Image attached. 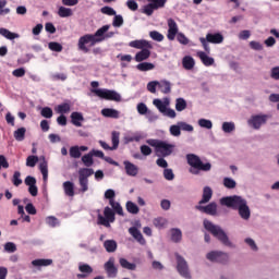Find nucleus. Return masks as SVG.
Returning a JSON list of instances; mask_svg holds the SVG:
<instances>
[{
    "mask_svg": "<svg viewBox=\"0 0 279 279\" xmlns=\"http://www.w3.org/2000/svg\"><path fill=\"white\" fill-rule=\"evenodd\" d=\"M112 25L114 27H123V15L119 14V15H114L113 21H112Z\"/></svg>",
    "mask_w": 279,
    "mask_h": 279,
    "instance_id": "0e129e2a",
    "label": "nucleus"
},
{
    "mask_svg": "<svg viewBox=\"0 0 279 279\" xmlns=\"http://www.w3.org/2000/svg\"><path fill=\"white\" fill-rule=\"evenodd\" d=\"M119 245L117 244V241L114 240H106L104 242V247L108 254H113V252H117V247Z\"/></svg>",
    "mask_w": 279,
    "mask_h": 279,
    "instance_id": "473e14b6",
    "label": "nucleus"
},
{
    "mask_svg": "<svg viewBox=\"0 0 279 279\" xmlns=\"http://www.w3.org/2000/svg\"><path fill=\"white\" fill-rule=\"evenodd\" d=\"M137 71H141L142 73H145L147 71H154L156 69V65L151 62H140L136 65Z\"/></svg>",
    "mask_w": 279,
    "mask_h": 279,
    "instance_id": "2f4dec72",
    "label": "nucleus"
},
{
    "mask_svg": "<svg viewBox=\"0 0 279 279\" xmlns=\"http://www.w3.org/2000/svg\"><path fill=\"white\" fill-rule=\"evenodd\" d=\"M141 227L142 225L140 220H136L134 222V227L129 228V234H131V236H133V239H135V241L140 243V245H147V241L143 236V233H141V230H138V228Z\"/></svg>",
    "mask_w": 279,
    "mask_h": 279,
    "instance_id": "ddd939ff",
    "label": "nucleus"
},
{
    "mask_svg": "<svg viewBox=\"0 0 279 279\" xmlns=\"http://www.w3.org/2000/svg\"><path fill=\"white\" fill-rule=\"evenodd\" d=\"M151 4V7L155 10H160V8H165L167 0H148Z\"/></svg>",
    "mask_w": 279,
    "mask_h": 279,
    "instance_id": "4d7b16f0",
    "label": "nucleus"
},
{
    "mask_svg": "<svg viewBox=\"0 0 279 279\" xmlns=\"http://www.w3.org/2000/svg\"><path fill=\"white\" fill-rule=\"evenodd\" d=\"M114 210H112V208L109 206L105 207L104 216L98 215V225L105 226V228H110V223H114Z\"/></svg>",
    "mask_w": 279,
    "mask_h": 279,
    "instance_id": "9b49d317",
    "label": "nucleus"
},
{
    "mask_svg": "<svg viewBox=\"0 0 279 279\" xmlns=\"http://www.w3.org/2000/svg\"><path fill=\"white\" fill-rule=\"evenodd\" d=\"M99 37L97 36V31L95 34H86L78 38L77 47L78 51H83V53H88L90 51V47H95V45H99Z\"/></svg>",
    "mask_w": 279,
    "mask_h": 279,
    "instance_id": "423d86ee",
    "label": "nucleus"
},
{
    "mask_svg": "<svg viewBox=\"0 0 279 279\" xmlns=\"http://www.w3.org/2000/svg\"><path fill=\"white\" fill-rule=\"evenodd\" d=\"M102 117H106L107 119H119L120 112L117 109L112 108H105L101 110Z\"/></svg>",
    "mask_w": 279,
    "mask_h": 279,
    "instance_id": "bb28decb",
    "label": "nucleus"
},
{
    "mask_svg": "<svg viewBox=\"0 0 279 279\" xmlns=\"http://www.w3.org/2000/svg\"><path fill=\"white\" fill-rule=\"evenodd\" d=\"M66 74L64 73H52L50 74L51 82H66Z\"/></svg>",
    "mask_w": 279,
    "mask_h": 279,
    "instance_id": "09e8293b",
    "label": "nucleus"
},
{
    "mask_svg": "<svg viewBox=\"0 0 279 279\" xmlns=\"http://www.w3.org/2000/svg\"><path fill=\"white\" fill-rule=\"evenodd\" d=\"M205 230L207 232H210L213 236L217 238L222 245H226V247H234V243L230 241V238H228V233L221 229L220 226L213 223L210 220H204L203 222Z\"/></svg>",
    "mask_w": 279,
    "mask_h": 279,
    "instance_id": "7ed1b4c3",
    "label": "nucleus"
},
{
    "mask_svg": "<svg viewBox=\"0 0 279 279\" xmlns=\"http://www.w3.org/2000/svg\"><path fill=\"white\" fill-rule=\"evenodd\" d=\"M197 57L199 58V60L202 61V63L204 64V66H213V64H215V58L209 57L206 52L204 51H198L197 52Z\"/></svg>",
    "mask_w": 279,
    "mask_h": 279,
    "instance_id": "4be33fe9",
    "label": "nucleus"
},
{
    "mask_svg": "<svg viewBox=\"0 0 279 279\" xmlns=\"http://www.w3.org/2000/svg\"><path fill=\"white\" fill-rule=\"evenodd\" d=\"M0 36H3L7 40H14L15 38H19V34L12 33L7 28H0Z\"/></svg>",
    "mask_w": 279,
    "mask_h": 279,
    "instance_id": "79ce46f5",
    "label": "nucleus"
},
{
    "mask_svg": "<svg viewBox=\"0 0 279 279\" xmlns=\"http://www.w3.org/2000/svg\"><path fill=\"white\" fill-rule=\"evenodd\" d=\"M179 126L181 128L182 132H193L194 130L192 124H189L184 121H179Z\"/></svg>",
    "mask_w": 279,
    "mask_h": 279,
    "instance_id": "69168bd1",
    "label": "nucleus"
},
{
    "mask_svg": "<svg viewBox=\"0 0 279 279\" xmlns=\"http://www.w3.org/2000/svg\"><path fill=\"white\" fill-rule=\"evenodd\" d=\"M78 271H81V274L77 275V278H88V276L93 274V267L88 264L80 263Z\"/></svg>",
    "mask_w": 279,
    "mask_h": 279,
    "instance_id": "aec40b11",
    "label": "nucleus"
},
{
    "mask_svg": "<svg viewBox=\"0 0 279 279\" xmlns=\"http://www.w3.org/2000/svg\"><path fill=\"white\" fill-rule=\"evenodd\" d=\"M33 267H49V265H53V259H45V258H38L34 259L32 263Z\"/></svg>",
    "mask_w": 279,
    "mask_h": 279,
    "instance_id": "c85d7f7f",
    "label": "nucleus"
},
{
    "mask_svg": "<svg viewBox=\"0 0 279 279\" xmlns=\"http://www.w3.org/2000/svg\"><path fill=\"white\" fill-rule=\"evenodd\" d=\"M268 120H269L268 114H264V113L253 114L247 120V125L252 130H260V126L265 125Z\"/></svg>",
    "mask_w": 279,
    "mask_h": 279,
    "instance_id": "9d476101",
    "label": "nucleus"
},
{
    "mask_svg": "<svg viewBox=\"0 0 279 279\" xmlns=\"http://www.w3.org/2000/svg\"><path fill=\"white\" fill-rule=\"evenodd\" d=\"M70 158H82V153L80 151V146L70 147Z\"/></svg>",
    "mask_w": 279,
    "mask_h": 279,
    "instance_id": "5fc2aeb1",
    "label": "nucleus"
},
{
    "mask_svg": "<svg viewBox=\"0 0 279 279\" xmlns=\"http://www.w3.org/2000/svg\"><path fill=\"white\" fill-rule=\"evenodd\" d=\"M108 278H117L119 269L114 266V257H110L104 265Z\"/></svg>",
    "mask_w": 279,
    "mask_h": 279,
    "instance_id": "dca6fc26",
    "label": "nucleus"
},
{
    "mask_svg": "<svg viewBox=\"0 0 279 279\" xmlns=\"http://www.w3.org/2000/svg\"><path fill=\"white\" fill-rule=\"evenodd\" d=\"M169 132L171 136H180L182 134L180 123L178 122L177 124L171 125Z\"/></svg>",
    "mask_w": 279,
    "mask_h": 279,
    "instance_id": "6e6d98bb",
    "label": "nucleus"
},
{
    "mask_svg": "<svg viewBox=\"0 0 279 279\" xmlns=\"http://www.w3.org/2000/svg\"><path fill=\"white\" fill-rule=\"evenodd\" d=\"M195 208L199 213H204L205 215H210V217H217V208H218L217 202H211L206 206L199 204V205H196Z\"/></svg>",
    "mask_w": 279,
    "mask_h": 279,
    "instance_id": "2eb2a0df",
    "label": "nucleus"
},
{
    "mask_svg": "<svg viewBox=\"0 0 279 279\" xmlns=\"http://www.w3.org/2000/svg\"><path fill=\"white\" fill-rule=\"evenodd\" d=\"M149 37L151 38V40H155L156 43H162L165 40V35L158 31L149 32Z\"/></svg>",
    "mask_w": 279,
    "mask_h": 279,
    "instance_id": "49530a36",
    "label": "nucleus"
},
{
    "mask_svg": "<svg viewBox=\"0 0 279 279\" xmlns=\"http://www.w3.org/2000/svg\"><path fill=\"white\" fill-rule=\"evenodd\" d=\"M123 165L126 175H130L131 178H136L138 175V166L130 162L129 160H125Z\"/></svg>",
    "mask_w": 279,
    "mask_h": 279,
    "instance_id": "6ab92c4d",
    "label": "nucleus"
},
{
    "mask_svg": "<svg viewBox=\"0 0 279 279\" xmlns=\"http://www.w3.org/2000/svg\"><path fill=\"white\" fill-rule=\"evenodd\" d=\"M39 171L43 175V180L44 182L47 183V181L49 180V167L47 165V160H43L40 163H39Z\"/></svg>",
    "mask_w": 279,
    "mask_h": 279,
    "instance_id": "c756f323",
    "label": "nucleus"
},
{
    "mask_svg": "<svg viewBox=\"0 0 279 279\" xmlns=\"http://www.w3.org/2000/svg\"><path fill=\"white\" fill-rule=\"evenodd\" d=\"M82 121H84V114L82 112L74 111L71 113V122L76 128H82Z\"/></svg>",
    "mask_w": 279,
    "mask_h": 279,
    "instance_id": "cd10ccee",
    "label": "nucleus"
},
{
    "mask_svg": "<svg viewBox=\"0 0 279 279\" xmlns=\"http://www.w3.org/2000/svg\"><path fill=\"white\" fill-rule=\"evenodd\" d=\"M63 191L68 197L75 196V184L71 181L63 182Z\"/></svg>",
    "mask_w": 279,
    "mask_h": 279,
    "instance_id": "a878e982",
    "label": "nucleus"
},
{
    "mask_svg": "<svg viewBox=\"0 0 279 279\" xmlns=\"http://www.w3.org/2000/svg\"><path fill=\"white\" fill-rule=\"evenodd\" d=\"M187 165L191 167L190 173L192 175H199L201 171H210L213 169V165L210 162H202V158L195 154L186 155Z\"/></svg>",
    "mask_w": 279,
    "mask_h": 279,
    "instance_id": "20e7f679",
    "label": "nucleus"
},
{
    "mask_svg": "<svg viewBox=\"0 0 279 279\" xmlns=\"http://www.w3.org/2000/svg\"><path fill=\"white\" fill-rule=\"evenodd\" d=\"M78 184L82 193H86V191H88V179H82L78 177Z\"/></svg>",
    "mask_w": 279,
    "mask_h": 279,
    "instance_id": "338daca9",
    "label": "nucleus"
},
{
    "mask_svg": "<svg viewBox=\"0 0 279 279\" xmlns=\"http://www.w3.org/2000/svg\"><path fill=\"white\" fill-rule=\"evenodd\" d=\"M82 162L85 167H93L95 161L93 160V154L88 153L82 157Z\"/></svg>",
    "mask_w": 279,
    "mask_h": 279,
    "instance_id": "3c124183",
    "label": "nucleus"
},
{
    "mask_svg": "<svg viewBox=\"0 0 279 279\" xmlns=\"http://www.w3.org/2000/svg\"><path fill=\"white\" fill-rule=\"evenodd\" d=\"M57 112L58 114H69L71 112V105L66 102L58 105Z\"/></svg>",
    "mask_w": 279,
    "mask_h": 279,
    "instance_id": "de8ad7c7",
    "label": "nucleus"
},
{
    "mask_svg": "<svg viewBox=\"0 0 279 279\" xmlns=\"http://www.w3.org/2000/svg\"><path fill=\"white\" fill-rule=\"evenodd\" d=\"M153 223H154L155 228H158V230H162V228H165V226H167V220H166V218L158 217L153 220Z\"/></svg>",
    "mask_w": 279,
    "mask_h": 279,
    "instance_id": "603ef678",
    "label": "nucleus"
},
{
    "mask_svg": "<svg viewBox=\"0 0 279 279\" xmlns=\"http://www.w3.org/2000/svg\"><path fill=\"white\" fill-rule=\"evenodd\" d=\"M58 15L61 19H69V16H73V10H71L70 8H65V7H60L58 10Z\"/></svg>",
    "mask_w": 279,
    "mask_h": 279,
    "instance_id": "37998d69",
    "label": "nucleus"
},
{
    "mask_svg": "<svg viewBox=\"0 0 279 279\" xmlns=\"http://www.w3.org/2000/svg\"><path fill=\"white\" fill-rule=\"evenodd\" d=\"M206 38L211 45H221L223 43V35L221 33H208Z\"/></svg>",
    "mask_w": 279,
    "mask_h": 279,
    "instance_id": "412c9836",
    "label": "nucleus"
},
{
    "mask_svg": "<svg viewBox=\"0 0 279 279\" xmlns=\"http://www.w3.org/2000/svg\"><path fill=\"white\" fill-rule=\"evenodd\" d=\"M92 93H94L96 97L106 99L107 101H121V94L117 93L114 89L97 88L92 89Z\"/></svg>",
    "mask_w": 279,
    "mask_h": 279,
    "instance_id": "0eeeda50",
    "label": "nucleus"
},
{
    "mask_svg": "<svg viewBox=\"0 0 279 279\" xmlns=\"http://www.w3.org/2000/svg\"><path fill=\"white\" fill-rule=\"evenodd\" d=\"M187 104L184 98H177L175 99V110L177 112H184V109L186 108Z\"/></svg>",
    "mask_w": 279,
    "mask_h": 279,
    "instance_id": "c03bdc74",
    "label": "nucleus"
},
{
    "mask_svg": "<svg viewBox=\"0 0 279 279\" xmlns=\"http://www.w3.org/2000/svg\"><path fill=\"white\" fill-rule=\"evenodd\" d=\"M222 184L225 189H229V191H232V189H236V181L230 177H225L222 180Z\"/></svg>",
    "mask_w": 279,
    "mask_h": 279,
    "instance_id": "a19ab883",
    "label": "nucleus"
},
{
    "mask_svg": "<svg viewBox=\"0 0 279 279\" xmlns=\"http://www.w3.org/2000/svg\"><path fill=\"white\" fill-rule=\"evenodd\" d=\"M221 130L225 134H232L236 130V124L234 122H223L221 125Z\"/></svg>",
    "mask_w": 279,
    "mask_h": 279,
    "instance_id": "e433bc0d",
    "label": "nucleus"
},
{
    "mask_svg": "<svg viewBox=\"0 0 279 279\" xmlns=\"http://www.w3.org/2000/svg\"><path fill=\"white\" fill-rule=\"evenodd\" d=\"M12 182L15 186H21V184H23V179H21V172L20 171H15L13 173Z\"/></svg>",
    "mask_w": 279,
    "mask_h": 279,
    "instance_id": "bf43d9fd",
    "label": "nucleus"
},
{
    "mask_svg": "<svg viewBox=\"0 0 279 279\" xmlns=\"http://www.w3.org/2000/svg\"><path fill=\"white\" fill-rule=\"evenodd\" d=\"M27 132V129L25 128H20L17 130L14 131L13 136L15 138V141H17L19 143H22V141H25V133Z\"/></svg>",
    "mask_w": 279,
    "mask_h": 279,
    "instance_id": "58836bf2",
    "label": "nucleus"
},
{
    "mask_svg": "<svg viewBox=\"0 0 279 279\" xmlns=\"http://www.w3.org/2000/svg\"><path fill=\"white\" fill-rule=\"evenodd\" d=\"M141 141H143V133L142 132H132V131H128L124 134V143L125 145L130 144V143H140Z\"/></svg>",
    "mask_w": 279,
    "mask_h": 279,
    "instance_id": "f3484780",
    "label": "nucleus"
},
{
    "mask_svg": "<svg viewBox=\"0 0 279 279\" xmlns=\"http://www.w3.org/2000/svg\"><path fill=\"white\" fill-rule=\"evenodd\" d=\"M46 223L49 228H58L60 226V220L54 216L46 217Z\"/></svg>",
    "mask_w": 279,
    "mask_h": 279,
    "instance_id": "a18cd8bd",
    "label": "nucleus"
},
{
    "mask_svg": "<svg viewBox=\"0 0 279 279\" xmlns=\"http://www.w3.org/2000/svg\"><path fill=\"white\" fill-rule=\"evenodd\" d=\"M159 87V82L158 81H151L147 84V92L156 94V88Z\"/></svg>",
    "mask_w": 279,
    "mask_h": 279,
    "instance_id": "774afa93",
    "label": "nucleus"
},
{
    "mask_svg": "<svg viewBox=\"0 0 279 279\" xmlns=\"http://www.w3.org/2000/svg\"><path fill=\"white\" fill-rule=\"evenodd\" d=\"M219 204L220 206H226L232 210H238V215L243 221H250L252 217V209H250L247 199H245L243 196H223L219 199Z\"/></svg>",
    "mask_w": 279,
    "mask_h": 279,
    "instance_id": "f257e3e1",
    "label": "nucleus"
},
{
    "mask_svg": "<svg viewBox=\"0 0 279 279\" xmlns=\"http://www.w3.org/2000/svg\"><path fill=\"white\" fill-rule=\"evenodd\" d=\"M110 29V25H104L96 31L99 43H104L105 40H110V38H114L117 36V32H108Z\"/></svg>",
    "mask_w": 279,
    "mask_h": 279,
    "instance_id": "4468645a",
    "label": "nucleus"
},
{
    "mask_svg": "<svg viewBox=\"0 0 279 279\" xmlns=\"http://www.w3.org/2000/svg\"><path fill=\"white\" fill-rule=\"evenodd\" d=\"M121 136V133H119V131H113L111 133V151H114V149H119V138Z\"/></svg>",
    "mask_w": 279,
    "mask_h": 279,
    "instance_id": "ea45409f",
    "label": "nucleus"
},
{
    "mask_svg": "<svg viewBox=\"0 0 279 279\" xmlns=\"http://www.w3.org/2000/svg\"><path fill=\"white\" fill-rule=\"evenodd\" d=\"M48 48L50 49V51H56L57 53H60L62 51V49H63L61 44L58 43V41H50L48 44Z\"/></svg>",
    "mask_w": 279,
    "mask_h": 279,
    "instance_id": "864d4df0",
    "label": "nucleus"
},
{
    "mask_svg": "<svg viewBox=\"0 0 279 279\" xmlns=\"http://www.w3.org/2000/svg\"><path fill=\"white\" fill-rule=\"evenodd\" d=\"M244 243H246V245H248V247L252 250V252H256L258 250V245H256V241H254V239H252V238H246L244 240Z\"/></svg>",
    "mask_w": 279,
    "mask_h": 279,
    "instance_id": "e2e57ef3",
    "label": "nucleus"
},
{
    "mask_svg": "<svg viewBox=\"0 0 279 279\" xmlns=\"http://www.w3.org/2000/svg\"><path fill=\"white\" fill-rule=\"evenodd\" d=\"M109 205L111 206V210H113V213H116L120 217H123L124 213H123V207L121 206V203L114 199H111L109 202Z\"/></svg>",
    "mask_w": 279,
    "mask_h": 279,
    "instance_id": "72a5a7b5",
    "label": "nucleus"
},
{
    "mask_svg": "<svg viewBox=\"0 0 279 279\" xmlns=\"http://www.w3.org/2000/svg\"><path fill=\"white\" fill-rule=\"evenodd\" d=\"M158 88L163 95H169L171 93V82L167 80L160 81Z\"/></svg>",
    "mask_w": 279,
    "mask_h": 279,
    "instance_id": "c9c22d12",
    "label": "nucleus"
},
{
    "mask_svg": "<svg viewBox=\"0 0 279 279\" xmlns=\"http://www.w3.org/2000/svg\"><path fill=\"white\" fill-rule=\"evenodd\" d=\"M4 252H8V254H14V252H16V244H14V242H7L4 244Z\"/></svg>",
    "mask_w": 279,
    "mask_h": 279,
    "instance_id": "680f3d73",
    "label": "nucleus"
},
{
    "mask_svg": "<svg viewBox=\"0 0 279 279\" xmlns=\"http://www.w3.org/2000/svg\"><path fill=\"white\" fill-rule=\"evenodd\" d=\"M93 174H95V170H93V168H82L78 170V178L83 180H88Z\"/></svg>",
    "mask_w": 279,
    "mask_h": 279,
    "instance_id": "4c0bfd02",
    "label": "nucleus"
},
{
    "mask_svg": "<svg viewBox=\"0 0 279 279\" xmlns=\"http://www.w3.org/2000/svg\"><path fill=\"white\" fill-rule=\"evenodd\" d=\"M129 47L133 49H142L135 54V62H145V60H149L151 56V51L149 49H154V46L150 41L145 39H136L129 43Z\"/></svg>",
    "mask_w": 279,
    "mask_h": 279,
    "instance_id": "f03ea898",
    "label": "nucleus"
},
{
    "mask_svg": "<svg viewBox=\"0 0 279 279\" xmlns=\"http://www.w3.org/2000/svg\"><path fill=\"white\" fill-rule=\"evenodd\" d=\"M182 66L185 71H193V69H195V59L191 56L183 57Z\"/></svg>",
    "mask_w": 279,
    "mask_h": 279,
    "instance_id": "393cba45",
    "label": "nucleus"
},
{
    "mask_svg": "<svg viewBox=\"0 0 279 279\" xmlns=\"http://www.w3.org/2000/svg\"><path fill=\"white\" fill-rule=\"evenodd\" d=\"M153 105L157 108V110H159L161 114H163V117H168V119H175V117H178L175 110L168 108L169 99L161 101L160 99L156 98L153 100Z\"/></svg>",
    "mask_w": 279,
    "mask_h": 279,
    "instance_id": "6e6552de",
    "label": "nucleus"
},
{
    "mask_svg": "<svg viewBox=\"0 0 279 279\" xmlns=\"http://www.w3.org/2000/svg\"><path fill=\"white\" fill-rule=\"evenodd\" d=\"M179 28L178 23H175V20L169 19L168 20V34L167 38L168 40H175V36H178Z\"/></svg>",
    "mask_w": 279,
    "mask_h": 279,
    "instance_id": "a211bd4d",
    "label": "nucleus"
},
{
    "mask_svg": "<svg viewBox=\"0 0 279 279\" xmlns=\"http://www.w3.org/2000/svg\"><path fill=\"white\" fill-rule=\"evenodd\" d=\"M198 125L204 130H213V121L205 118H202L198 120Z\"/></svg>",
    "mask_w": 279,
    "mask_h": 279,
    "instance_id": "8fccbe9b",
    "label": "nucleus"
},
{
    "mask_svg": "<svg viewBox=\"0 0 279 279\" xmlns=\"http://www.w3.org/2000/svg\"><path fill=\"white\" fill-rule=\"evenodd\" d=\"M40 114L44 119H51V117H53V110L50 107H44Z\"/></svg>",
    "mask_w": 279,
    "mask_h": 279,
    "instance_id": "13d9d810",
    "label": "nucleus"
},
{
    "mask_svg": "<svg viewBox=\"0 0 279 279\" xmlns=\"http://www.w3.org/2000/svg\"><path fill=\"white\" fill-rule=\"evenodd\" d=\"M147 145H150V147H155V150L157 154H160L162 158H167L168 156H171L173 154V149H175L174 144H169L166 141L160 140H147Z\"/></svg>",
    "mask_w": 279,
    "mask_h": 279,
    "instance_id": "39448f33",
    "label": "nucleus"
},
{
    "mask_svg": "<svg viewBox=\"0 0 279 279\" xmlns=\"http://www.w3.org/2000/svg\"><path fill=\"white\" fill-rule=\"evenodd\" d=\"M125 209L128 213H130V215H138V213H141L138 205L132 201H128L125 203Z\"/></svg>",
    "mask_w": 279,
    "mask_h": 279,
    "instance_id": "7c9ffc66",
    "label": "nucleus"
},
{
    "mask_svg": "<svg viewBox=\"0 0 279 279\" xmlns=\"http://www.w3.org/2000/svg\"><path fill=\"white\" fill-rule=\"evenodd\" d=\"M177 259V271L178 274L185 279H191V270L189 269V263L186 259L179 253L174 254Z\"/></svg>",
    "mask_w": 279,
    "mask_h": 279,
    "instance_id": "1a4fd4ad",
    "label": "nucleus"
},
{
    "mask_svg": "<svg viewBox=\"0 0 279 279\" xmlns=\"http://www.w3.org/2000/svg\"><path fill=\"white\" fill-rule=\"evenodd\" d=\"M170 240L172 241V243H181L182 230L180 228L170 229Z\"/></svg>",
    "mask_w": 279,
    "mask_h": 279,
    "instance_id": "b1692460",
    "label": "nucleus"
},
{
    "mask_svg": "<svg viewBox=\"0 0 279 279\" xmlns=\"http://www.w3.org/2000/svg\"><path fill=\"white\" fill-rule=\"evenodd\" d=\"M38 163V156L31 155L26 158V167H36Z\"/></svg>",
    "mask_w": 279,
    "mask_h": 279,
    "instance_id": "052dcab7",
    "label": "nucleus"
},
{
    "mask_svg": "<svg viewBox=\"0 0 279 279\" xmlns=\"http://www.w3.org/2000/svg\"><path fill=\"white\" fill-rule=\"evenodd\" d=\"M120 266L122 267V269H128L129 271H136V264L135 263H130L128 259L125 258H120L119 259Z\"/></svg>",
    "mask_w": 279,
    "mask_h": 279,
    "instance_id": "f704fd0d",
    "label": "nucleus"
},
{
    "mask_svg": "<svg viewBox=\"0 0 279 279\" xmlns=\"http://www.w3.org/2000/svg\"><path fill=\"white\" fill-rule=\"evenodd\" d=\"M206 258L207 260H210V263H220L221 265H226L228 260H230V255L221 251H211L207 253Z\"/></svg>",
    "mask_w": 279,
    "mask_h": 279,
    "instance_id": "f8f14e48",
    "label": "nucleus"
},
{
    "mask_svg": "<svg viewBox=\"0 0 279 279\" xmlns=\"http://www.w3.org/2000/svg\"><path fill=\"white\" fill-rule=\"evenodd\" d=\"M210 199H213V189L210 186H205L203 189L202 199L198 202V205L208 204Z\"/></svg>",
    "mask_w": 279,
    "mask_h": 279,
    "instance_id": "5701e85b",
    "label": "nucleus"
}]
</instances>
